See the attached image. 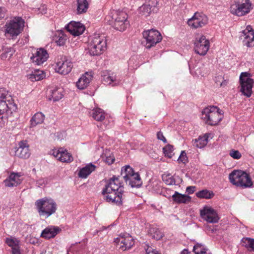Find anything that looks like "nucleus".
Instances as JSON below:
<instances>
[{
	"instance_id": "nucleus-1",
	"label": "nucleus",
	"mask_w": 254,
	"mask_h": 254,
	"mask_svg": "<svg viewBox=\"0 0 254 254\" xmlns=\"http://www.w3.org/2000/svg\"><path fill=\"white\" fill-rule=\"evenodd\" d=\"M102 194L106 201L118 205L122 204L125 195L118 177L114 176L109 180L102 190Z\"/></svg>"
},
{
	"instance_id": "nucleus-2",
	"label": "nucleus",
	"mask_w": 254,
	"mask_h": 254,
	"mask_svg": "<svg viewBox=\"0 0 254 254\" xmlns=\"http://www.w3.org/2000/svg\"><path fill=\"white\" fill-rule=\"evenodd\" d=\"M107 47V40L104 35L95 34L90 37L89 40L88 49L92 56L101 54Z\"/></svg>"
},
{
	"instance_id": "nucleus-3",
	"label": "nucleus",
	"mask_w": 254,
	"mask_h": 254,
	"mask_svg": "<svg viewBox=\"0 0 254 254\" xmlns=\"http://www.w3.org/2000/svg\"><path fill=\"white\" fill-rule=\"evenodd\" d=\"M37 211L40 216L48 218L55 213L57 209L56 202L51 198L44 197L35 202Z\"/></svg>"
},
{
	"instance_id": "nucleus-4",
	"label": "nucleus",
	"mask_w": 254,
	"mask_h": 254,
	"mask_svg": "<svg viewBox=\"0 0 254 254\" xmlns=\"http://www.w3.org/2000/svg\"><path fill=\"white\" fill-rule=\"evenodd\" d=\"M229 178L230 182L237 187L247 188L253 185L249 175L241 170H234L229 174Z\"/></svg>"
},
{
	"instance_id": "nucleus-5",
	"label": "nucleus",
	"mask_w": 254,
	"mask_h": 254,
	"mask_svg": "<svg viewBox=\"0 0 254 254\" xmlns=\"http://www.w3.org/2000/svg\"><path fill=\"white\" fill-rule=\"evenodd\" d=\"M217 107L206 108L202 111V118L211 126L217 125L223 118V114Z\"/></svg>"
},
{
	"instance_id": "nucleus-6",
	"label": "nucleus",
	"mask_w": 254,
	"mask_h": 254,
	"mask_svg": "<svg viewBox=\"0 0 254 254\" xmlns=\"http://www.w3.org/2000/svg\"><path fill=\"white\" fill-rule=\"evenodd\" d=\"M252 8L250 0H232L230 10L232 14L243 16L248 14Z\"/></svg>"
},
{
	"instance_id": "nucleus-7",
	"label": "nucleus",
	"mask_w": 254,
	"mask_h": 254,
	"mask_svg": "<svg viewBox=\"0 0 254 254\" xmlns=\"http://www.w3.org/2000/svg\"><path fill=\"white\" fill-rule=\"evenodd\" d=\"M24 21L20 17H15L7 22L5 26V35L11 37L18 35L24 27Z\"/></svg>"
},
{
	"instance_id": "nucleus-8",
	"label": "nucleus",
	"mask_w": 254,
	"mask_h": 254,
	"mask_svg": "<svg viewBox=\"0 0 254 254\" xmlns=\"http://www.w3.org/2000/svg\"><path fill=\"white\" fill-rule=\"evenodd\" d=\"M111 14V24L113 27L121 31L125 30L128 24L127 13L123 11L114 10Z\"/></svg>"
},
{
	"instance_id": "nucleus-9",
	"label": "nucleus",
	"mask_w": 254,
	"mask_h": 254,
	"mask_svg": "<svg viewBox=\"0 0 254 254\" xmlns=\"http://www.w3.org/2000/svg\"><path fill=\"white\" fill-rule=\"evenodd\" d=\"M240 82L241 85V91L245 96L250 97L252 95L254 84L251 74L247 72H242L240 76Z\"/></svg>"
},
{
	"instance_id": "nucleus-10",
	"label": "nucleus",
	"mask_w": 254,
	"mask_h": 254,
	"mask_svg": "<svg viewBox=\"0 0 254 254\" xmlns=\"http://www.w3.org/2000/svg\"><path fill=\"white\" fill-rule=\"evenodd\" d=\"M0 115L10 111H14L16 109V105L10 100V96L3 89L0 88Z\"/></svg>"
},
{
	"instance_id": "nucleus-11",
	"label": "nucleus",
	"mask_w": 254,
	"mask_h": 254,
	"mask_svg": "<svg viewBox=\"0 0 254 254\" xmlns=\"http://www.w3.org/2000/svg\"><path fill=\"white\" fill-rule=\"evenodd\" d=\"M142 34L144 38L146 40L145 47L147 49H150L157 43H159L162 40L161 35L156 30H148L144 31Z\"/></svg>"
},
{
	"instance_id": "nucleus-12",
	"label": "nucleus",
	"mask_w": 254,
	"mask_h": 254,
	"mask_svg": "<svg viewBox=\"0 0 254 254\" xmlns=\"http://www.w3.org/2000/svg\"><path fill=\"white\" fill-rule=\"evenodd\" d=\"M195 52L201 56H204L209 49V41L203 35H198L194 42Z\"/></svg>"
},
{
	"instance_id": "nucleus-13",
	"label": "nucleus",
	"mask_w": 254,
	"mask_h": 254,
	"mask_svg": "<svg viewBox=\"0 0 254 254\" xmlns=\"http://www.w3.org/2000/svg\"><path fill=\"white\" fill-rule=\"evenodd\" d=\"M200 214L201 218L208 223H217L219 219L216 211L213 208L208 206H205L200 209Z\"/></svg>"
},
{
	"instance_id": "nucleus-14",
	"label": "nucleus",
	"mask_w": 254,
	"mask_h": 254,
	"mask_svg": "<svg viewBox=\"0 0 254 254\" xmlns=\"http://www.w3.org/2000/svg\"><path fill=\"white\" fill-rule=\"evenodd\" d=\"M73 67V64L66 57H62L56 63L55 69L56 72L63 75L68 74Z\"/></svg>"
},
{
	"instance_id": "nucleus-15",
	"label": "nucleus",
	"mask_w": 254,
	"mask_h": 254,
	"mask_svg": "<svg viewBox=\"0 0 254 254\" xmlns=\"http://www.w3.org/2000/svg\"><path fill=\"white\" fill-rule=\"evenodd\" d=\"M208 22V18L204 14L196 12L194 15L188 20V25L194 28L202 27Z\"/></svg>"
},
{
	"instance_id": "nucleus-16",
	"label": "nucleus",
	"mask_w": 254,
	"mask_h": 254,
	"mask_svg": "<svg viewBox=\"0 0 254 254\" xmlns=\"http://www.w3.org/2000/svg\"><path fill=\"white\" fill-rule=\"evenodd\" d=\"M114 242L123 251L130 249L134 244L133 240L129 234L120 235L115 239Z\"/></svg>"
},
{
	"instance_id": "nucleus-17",
	"label": "nucleus",
	"mask_w": 254,
	"mask_h": 254,
	"mask_svg": "<svg viewBox=\"0 0 254 254\" xmlns=\"http://www.w3.org/2000/svg\"><path fill=\"white\" fill-rule=\"evenodd\" d=\"M240 38L243 40L244 45L248 47L254 46V30L249 25L246 29L241 32Z\"/></svg>"
},
{
	"instance_id": "nucleus-18",
	"label": "nucleus",
	"mask_w": 254,
	"mask_h": 254,
	"mask_svg": "<svg viewBox=\"0 0 254 254\" xmlns=\"http://www.w3.org/2000/svg\"><path fill=\"white\" fill-rule=\"evenodd\" d=\"M48 57L47 51L43 48H39L34 51L31 59L36 64L41 65L47 60Z\"/></svg>"
},
{
	"instance_id": "nucleus-19",
	"label": "nucleus",
	"mask_w": 254,
	"mask_h": 254,
	"mask_svg": "<svg viewBox=\"0 0 254 254\" xmlns=\"http://www.w3.org/2000/svg\"><path fill=\"white\" fill-rule=\"evenodd\" d=\"M68 32L74 36H78L82 34L85 30L84 26L79 22L71 21L66 26Z\"/></svg>"
},
{
	"instance_id": "nucleus-20",
	"label": "nucleus",
	"mask_w": 254,
	"mask_h": 254,
	"mask_svg": "<svg viewBox=\"0 0 254 254\" xmlns=\"http://www.w3.org/2000/svg\"><path fill=\"white\" fill-rule=\"evenodd\" d=\"M15 155L21 158H28L30 155L29 145L26 141H21L15 151Z\"/></svg>"
},
{
	"instance_id": "nucleus-21",
	"label": "nucleus",
	"mask_w": 254,
	"mask_h": 254,
	"mask_svg": "<svg viewBox=\"0 0 254 254\" xmlns=\"http://www.w3.org/2000/svg\"><path fill=\"white\" fill-rule=\"evenodd\" d=\"M60 231V228L57 226H49L42 231L41 237L46 239L53 238Z\"/></svg>"
},
{
	"instance_id": "nucleus-22",
	"label": "nucleus",
	"mask_w": 254,
	"mask_h": 254,
	"mask_svg": "<svg viewBox=\"0 0 254 254\" xmlns=\"http://www.w3.org/2000/svg\"><path fill=\"white\" fill-rule=\"evenodd\" d=\"M20 177L18 173H11L9 177L4 180V185L7 187H16L22 182Z\"/></svg>"
},
{
	"instance_id": "nucleus-23",
	"label": "nucleus",
	"mask_w": 254,
	"mask_h": 254,
	"mask_svg": "<svg viewBox=\"0 0 254 254\" xmlns=\"http://www.w3.org/2000/svg\"><path fill=\"white\" fill-rule=\"evenodd\" d=\"M92 76L90 73L86 72L83 74L76 82L77 87L80 90L84 89L87 87L91 81Z\"/></svg>"
},
{
	"instance_id": "nucleus-24",
	"label": "nucleus",
	"mask_w": 254,
	"mask_h": 254,
	"mask_svg": "<svg viewBox=\"0 0 254 254\" xmlns=\"http://www.w3.org/2000/svg\"><path fill=\"white\" fill-rule=\"evenodd\" d=\"M103 81L105 84L111 85L112 86L118 85L120 83V80L114 73H107L103 75Z\"/></svg>"
},
{
	"instance_id": "nucleus-25",
	"label": "nucleus",
	"mask_w": 254,
	"mask_h": 254,
	"mask_svg": "<svg viewBox=\"0 0 254 254\" xmlns=\"http://www.w3.org/2000/svg\"><path fill=\"white\" fill-rule=\"evenodd\" d=\"M126 183L128 184L131 188L139 187L141 185L140 178L138 173H134L127 178V180H125Z\"/></svg>"
},
{
	"instance_id": "nucleus-26",
	"label": "nucleus",
	"mask_w": 254,
	"mask_h": 254,
	"mask_svg": "<svg viewBox=\"0 0 254 254\" xmlns=\"http://www.w3.org/2000/svg\"><path fill=\"white\" fill-rule=\"evenodd\" d=\"M173 200L178 203H188L191 200V197L186 194H182L178 191H175L172 195Z\"/></svg>"
},
{
	"instance_id": "nucleus-27",
	"label": "nucleus",
	"mask_w": 254,
	"mask_h": 254,
	"mask_svg": "<svg viewBox=\"0 0 254 254\" xmlns=\"http://www.w3.org/2000/svg\"><path fill=\"white\" fill-rule=\"evenodd\" d=\"M96 167L91 163L87 165L79 170L78 175L81 178H86L93 171L95 170Z\"/></svg>"
},
{
	"instance_id": "nucleus-28",
	"label": "nucleus",
	"mask_w": 254,
	"mask_h": 254,
	"mask_svg": "<svg viewBox=\"0 0 254 254\" xmlns=\"http://www.w3.org/2000/svg\"><path fill=\"white\" fill-rule=\"evenodd\" d=\"M92 118L97 121H102L105 118V114L104 111L100 108L93 109L90 112Z\"/></svg>"
},
{
	"instance_id": "nucleus-29",
	"label": "nucleus",
	"mask_w": 254,
	"mask_h": 254,
	"mask_svg": "<svg viewBox=\"0 0 254 254\" xmlns=\"http://www.w3.org/2000/svg\"><path fill=\"white\" fill-rule=\"evenodd\" d=\"M45 116L41 112L36 113L30 120L31 127H34L38 124H42L44 120Z\"/></svg>"
},
{
	"instance_id": "nucleus-30",
	"label": "nucleus",
	"mask_w": 254,
	"mask_h": 254,
	"mask_svg": "<svg viewBox=\"0 0 254 254\" xmlns=\"http://www.w3.org/2000/svg\"><path fill=\"white\" fill-rule=\"evenodd\" d=\"M208 135L204 134L202 136H199L197 139L193 140V145L197 148H201L205 146L208 143Z\"/></svg>"
},
{
	"instance_id": "nucleus-31",
	"label": "nucleus",
	"mask_w": 254,
	"mask_h": 254,
	"mask_svg": "<svg viewBox=\"0 0 254 254\" xmlns=\"http://www.w3.org/2000/svg\"><path fill=\"white\" fill-rule=\"evenodd\" d=\"M44 77L45 74L42 70H35L27 75L28 78L32 81L40 80L43 79Z\"/></svg>"
},
{
	"instance_id": "nucleus-32",
	"label": "nucleus",
	"mask_w": 254,
	"mask_h": 254,
	"mask_svg": "<svg viewBox=\"0 0 254 254\" xmlns=\"http://www.w3.org/2000/svg\"><path fill=\"white\" fill-rule=\"evenodd\" d=\"M67 40V36L63 31H59L55 35L54 40L59 46L64 45Z\"/></svg>"
},
{
	"instance_id": "nucleus-33",
	"label": "nucleus",
	"mask_w": 254,
	"mask_h": 254,
	"mask_svg": "<svg viewBox=\"0 0 254 254\" xmlns=\"http://www.w3.org/2000/svg\"><path fill=\"white\" fill-rule=\"evenodd\" d=\"M77 10L78 13L85 12L88 7L87 0H77Z\"/></svg>"
},
{
	"instance_id": "nucleus-34",
	"label": "nucleus",
	"mask_w": 254,
	"mask_h": 254,
	"mask_svg": "<svg viewBox=\"0 0 254 254\" xmlns=\"http://www.w3.org/2000/svg\"><path fill=\"white\" fill-rule=\"evenodd\" d=\"M51 96L54 101H58L63 97V89L61 88H55L51 90Z\"/></svg>"
},
{
	"instance_id": "nucleus-35",
	"label": "nucleus",
	"mask_w": 254,
	"mask_h": 254,
	"mask_svg": "<svg viewBox=\"0 0 254 254\" xmlns=\"http://www.w3.org/2000/svg\"><path fill=\"white\" fill-rule=\"evenodd\" d=\"M151 12L153 11L145 3L142 4L138 9V13L140 16L147 17L150 14Z\"/></svg>"
},
{
	"instance_id": "nucleus-36",
	"label": "nucleus",
	"mask_w": 254,
	"mask_h": 254,
	"mask_svg": "<svg viewBox=\"0 0 254 254\" xmlns=\"http://www.w3.org/2000/svg\"><path fill=\"white\" fill-rule=\"evenodd\" d=\"M122 175L125 180H127V178L134 173L133 169L129 165L126 166L122 169Z\"/></svg>"
},
{
	"instance_id": "nucleus-37",
	"label": "nucleus",
	"mask_w": 254,
	"mask_h": 254,
	"mask_svg": "<svg viewBox=\"0 0 254 254\" xmlns=\"http://www.w3.org/2000/svg\"><path fill=\"white\" fill-rule=\"evenodd\" d=\"M59 160L63 162H70L73 160L72 156L66 150L62 149Z\"/></svg>"
},
{
	"instance_id": "nucleus-38",
	"label": "nucleus",
	"mask_w": 254,
	"mask_h": 254,
	"mask_svg": "<svg viewBox=\"0 0 254 254\" xmlns=\"http://www.w3.org/2000/svg\"><path fill=\"white\" fill-rule=\"evenodd\" d=\"M196 195L199 198L209 199L212 198L214 194L212 191H208L206 190H203L197 192L196 193Z\"/></svg>"
},
{
	"instance_id": "nucleus-39",
	"label": "nucleus",
	"mask_w": 254,
	"mask_h": 254,
	"mask_svg": "<svg viewBox=\"0 0 254 254\" xmlns=\"http://www.w3.org/2000/svg\"><path fill=\"white\" fill-rule=\"evenodd\" d=\"M144 3L150 7L153 12L157 11L158 9L157 6L158 4L157 0H145Z\"/></svg>"
},
{
	"instance_id": "nucleus-40",
	"label": "nucleus",
	"mask_w": 254,
	"mask_h": 254,
	"mask_svg": "<svg viewBox=\"0 0 254 254\" xmlns=\"http://www.w3.org/2000/svg\"><path fill=\"white\" fill-rule=\"evenodd\" d=\"M150 232L152 235V237L155 239L159 240L162 237V233L156 228H151Z\"/></svg>"
},
{
	"instance_id": "nucleus-41",
	"label": "nucleus",
	"mask_w": 254,
	"mask_h": 254,
	"mask_svg": "<svg viewBox=\"0 0 254 254\" xmlns=\"http://www.w3.org/2000/svg\"><path fill=\"white\" fill-rule=\"evenodd\" d=\"M163 152L166 156L171 158L173 155V146L168 144L163 148Z\"/></svg>"
},
{
	"instance_id": "nucleus-42",
	"label": "nucleus",
	"mask_w": 254,
	"mask_h": 254,
	"mask_svg": "<svg viewBox=\"0 0 254 254\" xmlns=\"http://www.w3.org/2000/svg\"><path fill=\"white\" fill-rule=\"evenodd\" d=\"M244 243L245 246L251 251H254V239L251 238H246Z\"/></svg>"
},
{
	"instance_id": "nucleus-43",
	"label": "nucleus",
	"mask_w": 254,
	"mask_h": 254,
	"mask_svg": "<svg viewBox=\"0 0 254 254\" xmlns=\"http://www.w3.org/2000/svg\"><path fill=\"white\" fill-rule=\"evenodd\" d=\"M178 161L179 163H182L186 164L188 162V157L185 151H182L178 159Z\"/></svg>"
},
{
	"instance_id": "nucleus-44",
	"label": "nucleus",
	"mask_w": 254,
	"mask_h": 254,
	"mask_svg": "<svg viewBox=\"0 0 254 254\" xmlns=\"http://www.w3.org/2000/svg\"><path fill=\"white\" fill-rule=\"evenodd\" d=\"M13 53V50L12 49L10 48L9 49H7V51L5 50L4 53H2L1 54V58H6L8 57L9 58H10Z\"/></svg>"
},
{
	"instance_id": "nucleus-45",
	"label": "nucleus",
	"mask_w": 254,
	"mask_h": 254,
	"mask_svg": "<svg viewBox=\"0 0 254 254\" xmlns=\"http://www.w3.org/2000/svg\"><path fill=\"white\" fill-rule=\"evenodd\" d=\"M230 155L231 157L236 159H239L241 157V154L238 150H231L230 152Z\"/></svg>"
},
{
	"instance_id": "nucleus-46",
	"label": "nucleus",
	"mask_w": 254,
	"mask_h": 254,
	"mask_svg": "<svg viewBox=\"0 0 254 254\" xmlns=\"http://www.w3.org/2000/svg\"><path fill=\"white\" fill-rule=\"evenodd\" d=\"M166 179L164 178L163 180L167 185H172L175 184V181L172 177L168 176V177H166Z\"/></svg>"
},
{
	"instance_id": "nucleus-47",
	"label": "nucleus",
	"mask_w": 254,
	"mask_h": 254,
	"mask_svg": "<svg viewBox=\"0 0 254 254\" xmlns=\"http://www.w3.org/2000/svg\"><path fill=\"white\" fill-rule=\"evenodd\" d=\"M146 254H160L155 249H153L151 247H148L146 249Z\"/></svg>"
},
{
	"instance_id": "nucleus-48",
	"label": "nucleus",
	"mask_w": 254,
	"mask_h": 254,
	"mask_svg": "<svg viewBox=\"0 0 254 254\" xmlns=\"http://www.w3.org/2000/svg\"><path fill=\"white\" fill-rule=\"evenodd\" d=\"M47 183V179H40L38 180H37L36 185L38 187H40L41 186H42L43 185H45Z\"/></svg>"
},
{
	"instance_id": "nucleus-49",
	"label": "nucleus",
	"mask_w": 254,
	"mask_h": 254,
	"mask_svg": "<svg viewBox=\"0 0 254 254\" xmlns=\"http://www.w3.org/2000/svg\"><path fill=\"white\" fill-rule=\"evenodd\" d=\"M157 139L160 140L164 142H166L167 140L164 136L163 134V133L161 131H158L157 133Z\"/></svg>"
},
{
	"instance_id": "nucleus-50",
	"label": "nucleus",
	"mask_w": 254,
	"mask_h": 254,
	"mask_svg": "<svg viewBox=\"0 0 254 254\" xmlns=\"http://www.w3.org/2000/svg\"><path fill=\"white\" fill-rule=\"evenodd\" d=\"M63 148H60L58 150H54L53 151V155L56 158H57L58 159V160H59L60 159V154L61 153V151L62 150Z\"/></svg>"
},
{
	"instance_id": "nucleus-51",
	"label": "nucleus",
	"mask_w": 254,
	"mask_h": 254,
	"mask_svg": "<svg viewBox=\"0 0 254 254\" xmlns=\"http://www.w3.org/2000/svg\"><path fill=\"white\" fill-rule=\"evenodd\" d=\"M195 189L194 186H189L187 188L186 191L189 194H191L195 191Z\"/></svg>"
},
{
	"instance_id": "nucleus-52",
	"label": "nucleus",
	"mask_w": 254,
	"mask_h": 254,
	"mask_svg": "<svg viewBox=\"0 0 254 254\" xmlns=\"http://www.w3.org/2000/svg\"><path fill=\"white\" fill-rule=\"evenodd\" d=\"M6 244L10 247H13L14 242L12 239L7 238L6 240Z\"/></svg>"
},
{
	"instance_id": "nucleus-53",
	"label": "nucleus",
	"mask_w": 254,
	"mask_h": 254,
	"mask_svg": "<svg viewBox=\"0 0 254 254\" xmlns=\"http://www.w3.org/2000/svg\"><path fill=\"white\" fill-rule=\"evenodd\" d=\"M12 254H21L19 250L16 247L12 248Z\"/></svg>"
},
{
	"instance_id": "nucleus-54",
	"label": "nucleus",
	"mask_w": 254,
	"mask_h": 254,
	"mask_svg": "<svg viewBox=\"0 0 254 254\" xmlns=\"http://www.w3.org/2000/svg\"><path fill=\"white\" fill-rule=\"evenodd\" d=\"M3 115H0V127H2L4 124V119Z\"/></svg>"
},
{
	"instance_id": "nucleus-55",
	"label": "nucleus",
	"mask_w": 254,
	"mask_h": 254,
	"mask_svg": "<svg viewBox=\"0 0 254 254\" xmlns=\"http://www.w3.org/2000/svg\"><path fill=\"white\" fill-rule=\"evenodd\" d=\"M5 16L4 11L2 8H0V20L3 18Z\"/></svg>"
},
{
	"instance_id": "nucleus-56",
	"label": "nucleus",
	"mask_w": 254,
	"mask_h": 254,
	"mask_svg": "<svg viewBox=\"0 0 254 254\" xmlns=\"http://www.w3.org/2000/svg\"><path fill=\"white\" fill-rule=\"evenodd\" d=\"M115 161V159H113L111 157H109V158H107L106 159V162L108 163V164H112Z\"/></svg>"
},
{
	"instance_id": "nucleus-57",
	"label": "nucleus",
	"mask_w": 254,
	"mask_h": 254,
	"mask_svg": "<svg viewBox=\"0 0 254 254\" xmlns=\"http://www.w3.org/2000/svg\"><path fill=\"white\" fill-rule=\"evenodd\" d=\"M181 254H191L190 252L188 251V250L184 249L182 252Z\"/></svg>"
},
{
	"instance_id": "nucleus-58",
	"label": "nucleus",
	"mask_w": 254,
	"mask_h": 254,
	"mask_svg": "<svg viewBox=\"0 0 254 254\" xmlns=\"http://www.w3.org/2000/svg\"><path fill=\"white\" fill-rule=\"evenodd\" d=\"M40 254H46V251L43 250Z\"/></svg>"
},
{
	"instance_id": "nucleus-59",
	"label": "nucleus",
	"mask_w": 254,
	"mask_h": 254,
	"mask_svg": "<svg viewBox=\"0 0 254 254\" xmlns=\"http://www.w3.org/2000/svg\"><path fill=\"white\" fill-rule=\"evenodd\" d=\"M100 231H98V230H96L94 233V235H95L96 234H97Z\"/></svg>"
},
{
	"instance_id": "nucleus-60",
	"label": "nucleus",
	"mask_w": 254,
	"mask_h": 254,
	"mask_svg": "<svg viewBox=\"0 0 254 254\" xmlns=\"http://www.w3.org/2000/svg\"><path fill=\"white\" fill-rule=\"evenodd\" d=\"M102 229H103H103H106V227H102Z\"/></svg>"
}]
</instances>
